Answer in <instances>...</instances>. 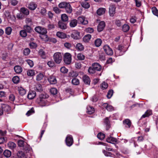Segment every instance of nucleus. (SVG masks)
Segmentation results:
<instances>
[{
    "mask_svg": "<svg viewBox=\"0 0 158 158\" xmlns=\"http://www.w3.org/2000/svg\"><path fill=\"white\" fill-rule=\"evenodd\" d=\"M7 146L10 149L12 150H14L16 147V144L12 142H9L7 144Z\"/></svg>",
    "mask_w": 158,
    "mask_h": 158,
    "instance_id": "28",
    "label": "nucleus"
},
{
    "mask_svg": "<svg viewBox=\"0 0 158 158\" xmlns=\"http://www.w3.org/2000/svg\"><path fill=\"white\" fill-rule=\"evenodd\" d=\"M108 87V84L105 82H103L100 85L101 88L103 89H106Z\"/></svg>",
    "mask_w": 158,
    "mask_h": 158,
    "instance_id": "49",
    "label": "nucleus"
},
{
    "mask_svg": "<svg viewBox=\"0 0 158 158\" xmlns=\"http://www.w3.org/2000/svg\"><path fill=\"white\" fill-rule=\"evenodd\" d=\"M103 153L106 156H111L112 155V154L109 152H108L104 150L103 151Z\"/></svg>",
    "mask_w": 158,
    "mask_h": 158,
    "instance_id": "63",
    "label": "nucleus"
},
{
    "mask_svg": "<svg viewBox=\"0 0 158 158\" xmlns=\"http://www.w3.org/2000/svg\"><path fill=\"white\" fill-rule=\"evenodd\" d=\"M35 30L38 33L42 34V35L44 34H46L47 32V30L45 28L40 26L37 27H35Z\"/></svg>",
    "mask_w": 158,
    "mask_h": 158,
    "instance_id": "5",
    "label": "nucleus"
},
{
    "mask_svg": "<svg viewBox=\"0 0 158 158\" xmlns=\"http://www.w3.org/2000/svg\"><path fill=\"white\" fill-rule=\"evenodd\" d=\"M105 26V23L103 21L100 22L97 27V30L98 32L102 31Z\"/></svg>",
    "mask_w": 158,
    "mask_h": 158,
    "instance_id": "7",
    "label": "nucleus"
},
{
    "mask_svg": "<svg viewBox=\"0 0 158 158\" xmlns=\"http://www.w3.org/2000/svg\"><path fill=\"white\" fill-rule=\"evenodd\" d=\"M97 137L99 139L102 140L105 138V135L103 133H100L98 134Z\"/></svg>",
    "mask_w": 158,
    "mask_h": 158,
    "instance_id": "53",
    "label": "nucleus"
},
{
    "mask_svg": "<svg viewBox=\"0 0 158 158\" xmlns=\"http://www.w3.org/2000/svg\"><path fill=\"white\" fill-rule=\"evenodd\" d=\"M29 46L31 48H35L37 47L36 44L34 42H31L29 44Z\"/></svg>",
    "mask_w": 158,
    "mask_h": 158,
    "instance_id": "64",
    "label": "nucleus"
},
{
    "mask_svg": "<svg viewBox=\"0 0 158 158\" xmlns=\"http://www.w3.org/2000/svg\"><path fill=\"white\" fill-rule=\"evenodd\" d=\"M94 67V69L96 71H100L102 69V66L98 63H95L92 64Z\"/></svg>",
    "mask_w": 158,
    "mask_h": 158,
    "instance_id": "19",
    "label": "nucleus"
},
{
    "mask_svg": "<svg viewBox=\"0 0 158 158\" xmlns=\"http://www.w3.org/2000/svg\"><path fill=\"white\" fill-rule=\"evenodd\" d=\"M103 48L106 54L107 55L111 56L113 54V50L108 45H105L103 47Z\"/></svg>",
    "mask_w": 158,
    "mask_h": 158,
    "instance_id": "6",
    "label": "nucleus"
},
{
    "mask_svg": "<svg viewBox=\"0 0 158 158\" xmlns=\"http://www.w3.org/2000/svg\"><path fill=\"white\" fill-rule=\"evenodd\" d=\"M14 69L15 72L18 74L20 73L23 71L22 68L19 65L15 66L14 68Z\"/></svg>",
    "mask_w": 158,
    "mask_h": 158,
    "instance_id": "23",
    "label": "nucleus"
},
{
    "mask_svg": "<svg viewBox=\"0 0 158 158\" xmlns=\"http://www.w3.org/2000/svg\"><path fill=\"white\" fill-rule=\"evenodd\" d=\"M71 36L74 39H78L80 37V32L78 31L74 32L71 34Z\"/></svg>",
    "mask_w": 158,
    "mask_h": 158,
    "instance_id": "20",
    "label": "nucleus"
},
{
    "mask_svg": "<svg viewBox=\"0 0 158 158\" xmlns=\"http://www.w3.org/2000/svg\"><path fill=\"white\" fill-rule=\"evenodd\" d=\"M36 93L34 91H30L28 94V98L30 99H32L35 97Z\"/></svg>",
    "mask_w": 158,
    "mask_h": 158,
    "instance_id": "22",
    "label": "nucleus"
},
{
    "mask_svg": "<svg viewBox=\"0 0 158 158\" xmlns=\"http://www.w3.org/2000/svg\"><path fill=\"white\" fill-rule=\"evenodd\" d=\"M53 10L55 13L57 14H60L61 11V10L57 7H54L53 8Z\"/></svg>",
    "mask_w": 158,
    "mask_h": 158,
    "instance_id": "58",
    "label": "nucleus"
},
{
    "mask_svg": "<svg viewBox=\"0 0 158 158\" xmlns=\"http://www.w3.org/2000/svg\"><path fill=\"white\" fill-rule=\"evenodd\" d=\"M30 52V51L28 48H26L23 50V53L25 55L27 56L29 54Z\"/></svg>",
    "mask_w": 158,
    "mask_h": 158,
    "instance_id": "60",
    "label": "nucleus"
},
{
    "mask_svg": "<svg viewBox=\"0 0 158 158\" xmlns=\"http://www.w3.org/2000/svg\"><path fill=\"white\" fill-rule=\"evenodd\" d=\"M102 41L101 39L97 38L94 41V43L95 46L97 47H100L102 43Z\"/></svg>",
    "mask_w": 158,
    "mask_h": 158,
    "instance_id": "26",
    "label": "nucleus"
},
{
    "mask_svg": "<svg viewBox=\"0 0 158 158\" xmlns=\"http://www.w3.org/2000/svg\"><path fill=\"white\" fill-rule=\"evenodd\" d=\"M12 29L11 27H7L5 29V33L7 35H10L11 34Z\"/></svg>",
    "mask_w": 158,
    "mask_h": 158,
    "instance_id": "50",
    "label": "nucleus"
},
{
    "mask_svg": "<svg viewBox=\"0 0 158 158\" xmlns=\"http://www.w3.org/2000/svg\"><path fill=\"white\" fill-rule=\"evenodd\" d=\"M3 154L6 157H9L11 155V152L8 150H6L3 152Z\"/></svg>",
    "mask_w": 158,
    "mask_h": 158,
    "instance_id": "36",
    "label": "nucleus"
},
{
    "mask_svg": "<svg viewBox=\"0 0 158 158\" xmlns=\"http://www.w3.org/2000/svg\"><path fill=\"white\" fill-rule=\"evenodd\" d=\"M24 29L26 31L28 32H30L31 30L30 27L28 25H25L24 26Z\"/></svg>",
    "mask_w": 158,
    "mask_h": 158,
    "instance_id": "55",
    "label": "nucleus"
},
{
    "mask_svg": "<svg viewBox=\"0 0 158 158\" xmlns=\"http://www.w3.org/2000/svg\"><path fill=\"white\" fill-rule=\"evenodd\" d=\"M81 5L83 7L87 9L90 7V4L89 3L86 1L82 2L81 3Z\"/></svg>",
    "mask_w": 158,
    "mask_h": 158,
    "instance_id": "38",
    "label": "nucleus"
},
{
    "mask_svg": "<svg viewBox=\"0 0 158 158\" xmlns=\"http://www.w3.org/2000/svg\"><path fill=\"white\" fill-rule=\"evenodd\" d=\"M72 83L75 85H78L79 84V80L76 78H73L72 81Z\"/></svg>",
    "mask_w": 158,
    "mask_h": 158,
    "instance_id": "46",
    "label": "nucleus"
},
{
    "mask_svg": "<svg viewBox=\"0 0 158 158\" xmlns=\"http://www.w3.org/2000/svg\"><path fill=\"white\" fill-rule=\"evenodd\" d=\"M104 123L106 125V130H108L110 127V121L108 118L106 117L104 119Z\"/></svg>",
    "mask_w": 158,
    "mask_h": 158,
    "instance_id": "30",
    "label": "nucleus"
},
{
    "mask_svg": "<svg viewBox=\"0 0 158 158\" xmlns=\"http://www.w3.org/2000/svg\"><path fill=\"white\" fill-rule=\"evenodd\" d=\"M58 7L60 8H64L66 12L68 14H70L72 12V8L69 2H63L60 3Z\"/></svg>",
    "mask_w": 158,
    "mask_h": 158,
    "instance_id": "2",
    "label": "nucleus"
},
{
    "mask_svg": "<svg viewBox=\"0 0 158 158\" xmlns=\"http://www.w3.org/2000/svg\"><path fill=\"white\" fill-rule=\"evenodd\" d=\"M18 91L20 94L23 95L26 94L25 90L22 87H18Z\"/></svg>",
    "mask_w": 158,
    "mask_h": 158,
    "instance_id": "37",
    "label": "nucleus"
},
{
    "mask_svg": "<svg viewBox=\"0 0 158 158\" xmlns=\"http://www.w3.org/2000/svg\"><path fill=\"white\" fill-rule=\"evenodd\" d=\"M77 24V21L76 19H73L70 21L69 26L71 27H76Z\"/></svg>",
    "mask_w": 158,
    "mask_h": 158,
    "instance_id": "21",
    "label": "nucleus"
},
{
    "mask_svg": "<svg viewBox=\"0 0 158 158\" xmlns=\"http://www.w3.org/2000/svg\"><path fill=\"white\" fill-rule=\"evenodd\" d=\"M87 112L89 114H91L94 112V109L92 106H89L87 108Z\"/></svg>",
    "mask_w": 158,
    "mask_h": 158,
    "instance_id": "32",
    "label": "nucleus"
},
{
    "mask_svg": "<svg viewBox=\"0 0 158 158\" xmlns=\"http://www.w3.org/2000/svg\"><path fill=\"white\" fill-rule=\"evenodd\" d=\"M123 123L127 127L130 128L131 126V121L128 119H126L124 120L123 121Z\"/></svg>",
    "mask_w": 158,
    "mask_h": 158,
    "instance_id": "16",
    "label": "nucleus"
},
{
    "mask_svg": "<svg viewBox=\"0 0 158 158\" xmlns=\"http://www.w3.org/2000/svg\"><path fill=\"white\" fill-rule=\"evenodd\" d=\"M113 90L112 89L108 91V92L107 93V98L109 99L113 95Z\"/></svg>",
    "mask_w": 158,
    "mask_h": 158,
    "instance_id": "51",
    "label": "nucleus"
},
{
    "mask_svg": "<svg viewBox=\"0 0 158 158\" xmlns=\"http://www.w3.org/2000/svg\"><path fill=\"white\" fill-rule=\"evenodd\" d=\"M48 97V96L45 93L40 94L36 100L37 102L42 106H45L47 104L46 99Z\"/></svg>",
    "mask_w": 158,
    "mask_h": 158,
    "instance_id": "1",
    "label": "nucleus"
},
{
    "mask_svg": "<svg viewBox=\"0 0 158 158\" xmlns=\"http://www.w3.org/2000/svg\"><path fill=\"white\" fill-rule=\"evenodd\" d=\"M72 56L70 53H66L64 56V62L67 64H70L71 62Z\"/></svg>",
    "mask_w": 158,
    "mask_h": 158,
    "instance_id": "4",
    "label": "nucleus"
},
{
    "mask_svg": "<svg viewBox=\"0 0 158 158\" xmlns=\"http://www.w3.org/2000/svg\"><path fill=\"white\" fill-rule=\"evenodd\" d=\"M78 22L83 24L85 25L88 23V21L85 20V17H79L78 18Z\"/></svg>",
    "mask_w": 158,
    "mask_h": 158,
    "instance_id": "17",
    "label": "nucleus"
},
{
    "mask_svg": "<svg viewBox=\"0 0 158 158\" xmlns=\"http://www.w3.org/2000/svg\"><path fill=\"white\" fill-rule=\"evenodd\" d=\"M102 108L103 109L105 108L109 111H111L114 110L113 106L107 103L103 104L102 105Z\"/></svg>",
    "mask_w": 158,
    "mask_h": 158,
    "instance_id": "11",
    "label": "nucleus"
},
{
    "mask_svg": "<svg viewBox=\"0 0 158 158\" xmlns=\"http://www.w3.org/2000/svg\"><path fill=\"white\" fill-rule=\"evenodd\" d=\"M106 141L108 143L114 144L116 143L117 140L116 138L110 136L106 139Z\"/></svg>",
    "mask_w": 158,
    "mask_h": 158,
    "instance_id": "14",
    "label": "nucleus"
},
{
    "mask_svg": "<svg viewBox=\"0 0 158 158\" xmlns=\"http://www.w3.org/2000/svg\"><path fill=\"white\" fill-rule=\"evenodd\" d=\"M20 35L22 37H25L27 35V32L24 30H22L20 32Z\"/></svg>",
    "mask_w": 158,
    "mask_h": 158,
    "instance_id": "56",
    "label": "nucleus"
},
{
    "mask_svg": "<svg viewBox=\"0 0 158 158\" xmlns=\"http://www.w3.org/2000/svg\"><path fill=\"white\" fill-rule=\"evenodd\" d=\"M105 8H101L98 10L97 11V14L99 15H101L104 14L105 12Z\"/></svg>",
    "mask_w": 158,
    "mask_h": 158,
    "instance_id": "31",
    "label": "nucleus"
},
{
    "mask_svg": "<svg viewBox=\"0 0 158 158\" xmlns=\"http://www.w3.org/2000/svg\"><path fill=\"white\" fill-rule=\"evenodd\" d=\"M152 114V110H147L144 114L142 115L141 118H145L146 117H148Z\"/></svg>",
    "mask_w": 158,
    "mask_h": 158,
    "instance_id": "27",
    "label": "nucleus"
},
{
    "mask_svg": "<svg viewBox=\"0 0 158 158\" xmlns=\"http://www.w3.org/2000/svg\"><path fill=\"white\" fill-rule=\"evenodd\" d=\"M56 35L58 37L61 39H64L67 37L66 35L64 33L62 32H57Z\"/></svg>",
    "mask_w": 158,
    "mask_h": 158,
    "instance_id": "18",
    "label": "nucleus"
},
{
    "mask_svg": "<svg viewBox=\"0 0 158 158\" xmlns=\"http://www.w3.org/2000/svg\"><path fill=\"white\" fill-rule=\"evenodd\" d=\"M40 37L45 41H47L48 40V37L46 34L42 35Z\"/></svg>",
    "mask_w": 158,
    "mask_h": 158,
    "instance_id": "61",
    "label": "nucleus"
},
{
    "mask_svg": "<svg viewBox=\"0 0 158 158\" xmlns=\"http://www.w3.org/2000/svg\"><path fill=\"white\" fill-rule=\"evenodd\" d=\"M35 74V71L33 70H29L27 71V74L28 76H32Z\"/></svg>",
    "mask_w": 158,
    "mask_h": 158,
    "instance_id": "52",
    "label": "nucleus"
},
{
    "mask_svg": "<svg viewBox=\"0 0 158 158\" xmlns=\"http://www.w3.org/2000/svg\"><path fill=\"white\" fill-rule=\"evenodd\" d=\"M129 26L127 24H124L122 27V30L124 32L128 31L129 29Z\"/></svg>",
    "mask_w": 158,
    "mask_h": 158,
    "instance_id": "44",
    "label": "nucleus"
},
{
    "mask_svg": "<svg viewBox=\"0 0 158 158\" xmlns=\"http://www.w3.org/2000/svg\"><path fill=\"white\" fill-rule=\"evenodd\" d=\"M58 27L64 30L67 28V23L61 21H59L58 22Z\"/></svg>",
    "mask_w": 158,
    "mask_h": 158,
    "instance_id": "9",
    "label": "nucleus"
},
{
    "mask_svg": "<svg viewBox=\"0 0 158 158\" xmlns=\"http://www.w3.org/2000/svg\"><path fill=\"white\" fill-rule=\"evenodd\" d=\"M82 79L84 83L87 85H89L90 80L89 76L87 75H84L83 76Z\"/></svg>",
    "mask_w": 158,
    "mask_h": 158,
    "instance_id": "12",
    "label": "nucleus"
},
{
    "mask_svg": "<svg viewBox=\"0 0 158 158\" xmlns=\"http://www.w3.org/2000/svg\"><path fill=\"white\" fill-rule=\"evenodd\" d=\"M77 59L81 60H83L85 58V56L82 53H78L77 56Z\"/></svg>",
    "mask_w": 158,
    "mask_h": 158,
    "instance_id": "45",
    "label": "nucleus"
},
{
    "mask_svg": "<svg viewBox=\"0 0 158 158\" xmlns=\"http://www.w3.org/2000/svg\"><path fill=\"white\" fill-rule=\"evenodd\" d=\"M54 61L57 64H59L62 60V56L60 52H56L55 53L53 56Z\"/></svg>",
    "mask_w": 158,
    "mask_h": 158,
    "instance_id": "3",
    "label": "nucleus"
},
{
    "mask_svg": "<svg viewBox=\"0 0 158 158\" xmlns=\"http://www.w3.org/2000/svg\"><path fill=\"white\" fill-rule=\"evenodd\" d=\"M61 72L64 73H67L68 72V69L64 67H62L60 69Z\"/></svg>",
    "mask_w": 158,
    "mask_h": 158,
    "instance_id": "59",
    "label": "nucleus"
},
{
    "mask_svg": "<svg viewBox=\"0 0 158 158\" xmlns=\"http://www.w3.org/2000/svg\"><path fill=\"white\" fill-rule=\"evenodd\" d=\"M50 92L52 94L55 95L57 93V90L55 88H52L50 89Z\"/></svg>",
    "mask_w": 158,
    "mask_h": 158,
    "instance_id": "57",
    "label": "nucleus"
},
{
    "mask_svg": "<svg viewBox=\"0 0 158 158\" xmlns=\"http://www.w3.org/2000/svg\"><path fill=\"white\" fill-rule=\"evenodd\" d=\"M18 158H27L25 154L22 151H19L17 153Z\"/></svg>",
    "mask_w": 158,
    "mask_h": 158,
    "instance_id": "35",
    "label": "nucleus"
},
{
    "mask_svg": "<svg viewBox=\"0 0 158 158\" xmlns=\"http://www.w3.org/2000/svg\"><path fill=\"white\" fill-rule=\"evenodd\" d=\"M35 89L38 92H41L43 90L41 85L40 84H37L35 85Z\"/></svg>",
    "mask_w": 158,
    "mask_h": 158,
    "instance_id": "40",
    "label": "nucleus"
},
{
    "mask_svg": "<svg viewBox=\"0 0 158 158\" xmlns=\"http://www.w3.org/2000/svg\"><path fill=\"white\" fill-rule=\"evenodd\" d=\"M152 10L153 14L158 17V10L157 8L153 7L152 8Z\"/></svg>",
    "mask_w": 158,
    "mask_h": 158,
    "instance_id": "48",
    "label": "nucleus"
},
{
    "mask_svg": "<svg viewBox=\"0 0 158 158\" xmlns=\"http://www.w3.org/2000/svg\"><path fill=\"white\" fill-rule=\"evenodd\" d=\"M91 35L90 34L85 35L83 38V41L85 43L88 42L91 38Z\"/></svg>",
    "mask_w": 158,
    "mask_h": 158,
    "instance_id": "24",
    "label": "nucleus"
},
{
    "mask_svg": "<svg viewBox=\"0 0 158 158\" xmlns=\"http://www.w3.org/2000/svg\"><path fill=\"white\" fill-rule=\"evenodd\" d=\"M99 59L101 60H105V56L104 54L102 52H100L99 53Z\"/></svg>",
    "mask_w": 158,
    "mask_h": 158,
    "instance_id": "47",
    "label": "nucleus"
},
{
    "mask_svg": "<svg viewBox=\"0 0 158 158\" xmlns=\"http://www.w3.org/2000/svg\"><path fill=\"white\" fill-rule=\"evenodd\" d=\"M76 48L79 51L83 50L84 49V46L80 43H78L76 45Z\"/></svg>",
    "mask_w": 158,
    "mask_h": 158,
    "instance_id": "39",
    "label": "nucleus"
},
{
    "mask_svg": "<svg viewBox=\"0 0 158 158\" xmlns=\"http://www.w3.org/2000/svg\"><path fill=\"white\" fill-rule=\"evenodd\" d=\"M73 142V139L71 136H68L66 139V143L67 146H70L72 145Z\"/></svg>",
    "mask_w": 158,
    "mask_h": 158,
    "instance_id": "8",
    "label": "nucleus"
},
{
    "mask_svg": "<svg viewBox=\"0 0 158 158\" xmlns=\"http://www.w3.org/2000/svg\"><path fill=\"white\" fill-rule=\"evenodd\" d=\"M116 7L114 5H110L109 10L110 15L111 16H113L115 13Z\"/></svg>",
    "mask_w": 158,
    "mask_h": 158,
    "instance_id": "10",
    "label": "nucleus"
},
{
    "mask_svg": "<svg viewBox=\"0 0 158 158\" xmlns=\"http://www.w3.org/2000/svg\"><path fill=\"white\" fill-rule=\"evenodd\" d=\"M2 109L3 111L8 112L10 110V107L9 106L7 105H4L2 106Z\"/></svg>",
    "mask_w": 158,
    "mask_h": 158,
    "instance_id": "34",
    "label": "nucleus"
},
{
    "mask_svg": "<svg viewBox=\"0 0 158 158\" xmlns=\"http://www.w3.org/2000/svg\"><path fill=\"white\" fill-rule=\"evenodd\" d=\"M61 21L64 22H67L69 20L68 16L65 14H62L61 15Z\"/></svg>",
    "mask_w": 158,
    "mask_h": 158,
    "instance_id": "29",
    "label": "nucleus"
},
{
    "mask_svg": "<svg viewBox=\"0 0 158 158\" xmlns=\"http://www.w3.org/2000/svg\"><path fill=\"white\" fill-rule=\"evenodd\" d=\"M78 75V73L76 71H72L69 73V76L72 77H76Z\"/></svg>",
    "mask_w": 158,
    "mask_h": 158,
    "instance_id": "25",
    "label": "nucleus"
},
{
    "mask_svg": "<svg viewBox=\"0 0 158 158\" xmlns=\"http://www.w3.org/2000/svg\"><path fill=\"white\" fill-rule=\"evenodd\" d=\"M89 73L91 74H94L96 73V71L95 70V69H94V67L93 64H92V66L90 67L88 70Z\"/></svg>",
    "mask_w": 158,
    "mask_h": 158,
    "instance_id": "41",
    "label": "nucleus"
},
{
    "mask_svg": "<svg viewBox=\"0 0 158 158\" xmlns=\"http://www.w3.org/2000/svg\"><path fill=\"white\" fill-rule=\"evenodd\" d=\"M12 81L15 83H17L19 81V78L18 77L16 76L13 78Z\"/></svg>",
    "mask_w": 158,
    "mask_h": 158,
    "instance_id": "54",
    "label": "nucleus"
},
{
    "mask_svg": "<svg viewBox=\"0 0 158 158\" xmlns=\"http://www.w3.org/2000/svg\"><path fill=\"white\" fill-rule=\"evenodd\" d=\"M21 12L24 15H27L29 14L28 10L24 7L21 8L20 9Z\"/></svg>",
    "mask_w": 158,
    "mask_h": 158,
    "instance_id": "33",
    "label": "nucleus"
},
{
    "mask_svg": "<svg viewBox=\"0 0 158 158\" xmlns=\"http://www.w3.org/2000/svg\"><path fill=\"white\" fill-rule=\"evenodd\" d=\"M37 7V5L34 2H30L28 5V7L31 10H34Z\"/></svg>",
    "mask_w": 158,
    "mask_h": 158,
    "instance_id": "13",
    "label": "nucleus"
},
{
    "mask_svg": "<svg viewBox=\"0 0 158 158\" xmlns=\"http://www.w3.org/2000/svg\"><path fill=\"white\" fill-rule=\"evenodd\" d=\"M44 77V75L42 73H40L36 76V80L39 81L41 80Z\"/></svg>",
    "mask_w": 158,
    "mask_h": 158,
    "instance_id": "43",
    "label": "nucleus"
},
{
    "mask_svg": "<svg viewBox=\"0 0 158 158\" xmlns=\"http://www.w3.org/2000/svg\"><path fill=\"white\" fill-rule=\"evenodd\" d=\"M48 80L51 84H55L57 82L55 77L53 76H50L48 78Z\"/></svg>",
    "mask_w": 158,
    "mask_h": 158,
    "instance_id": "15",
    "label": "nucleus"
},
{
    "mask_svg": "<svg viewBox=\"0 0 158 158\" xmlns=\"http://www.w3.org/2000/svg\"><path fill=\"white\" fill-rule=\"evenodd\" d=\"M39 55H40L43 58H46V53L43 49H40L39 52Z\"/></svg>",
    "mask_w": 158,
    "mask_h": 158,
    "instance_id": "42",
    "label": "nucleus"
},
{
    "mask_svg": "<svg viewBox=\"0 0 158 158\" xmlns=\"http://www.w3.org/2000/svg\"><path fill=\"white\" fill-rule=\"evenodd\" d=\"M85 31L87 33H91L93 32L94 30L93 28L91 27H88L86 29Z\"/></svg>",
    "mask_w": 158,
    "mask_h": 158,
    "instance_id": "62",
    "label": "nucleus"
}]
</instances>
